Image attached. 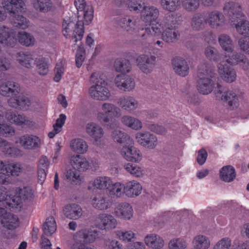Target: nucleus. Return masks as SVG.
<instances>
[{
	"label": "nucleus",
	"instance_id": "34",
	"mask_svg": "<svg viewBox=\"0 0 249 249\" xmlns=\"http://www.w3.org/2000/svg\"><path fill=\"white\" fill-rule=\"evenodd\" d=\"M208 77L199 78L197 82V89L199 92L203 94H208L211 92L213 88V82Z\"/></svg>",
	"mask_w": 249,
	"mask_h": 249
},
{
	"label": "nucleus",
	"instance_id": "44",
	"mask_svg": "<svg viewBox=\"0 0 249 249\" xmlns=\"http://www.w3.org/2000/svg\"><path fill=\"white\" fill-rule=\"evenodd\" d=\"M108 191L111 197H120L124 194V185L120 182H111L108 188Z\"/></svg>",
	"mask_w": 249,
	"mask_h": 249
},
{
	"label": "nucleus",
	"instance_id": "38",
	"mask_svg": "<svg viewBox=\"0 0 249 249\" xmlns=\"http://www.w3.org/2000/svg\"><path fill=\"white\" fill-rule=\"evenodd\" d=\"M192 243L195 249H209L211 246L209 237L202 234L194 237Z\"/></svg>",
	"mask_w": 249,
	"mask_h": 249
},
{
	"label": "nucleus",
	"instance_id": "25",
	"mask_svg": "<svg viewBox=\"0 0 249 249\" xmlns=\"http://www.w3.org/2000/svg\"><path fill=\"white\" fill-rule=\"evenodd\" d=\"M18 142L24 149H31L38 147L40 140L36 136L26 134L19 137Z\"/></svg>",
	"mask_w": 249,
	"mask_h": 249
},
{
	"label": "nucleus",
	"instance_id": "48",
	"mask_svg": "<svg viewBox=\"0 0 249 249\" xmlns=\"http://www.w3.org/2000/svg\"><path fill=\"white\" fill-rule=\"evenodd\" d=\"M0 149L5 154L11 157H16L20 155V150L14 147L12 144L5 140V142H2Z\"/></svg>",
	"mask_w": 249,
	"mask_h": 249
},
{
	"label": "nucleus",
	"instance_id": "35",
	"mask_svg": "<svg viewBox=\"0 0 249 249\" xmlns=\"http://www.w3.org/2000/svg\"><path fill=\"white\" fill-rule=\"evenodd\" d=\"M71 163L74 169L79 171H84L89 167V163L87 160L79 155L72 156L71 159Z\"/></svg>",
	"mask_w": 249,
	"mask_h": 249
},
{
	"label": "nucleus",
	"instance_id": "22",
	"mask_svg": "<svg viewBox=\"0 0 249 249\" xmlns=\"http://www.w3.org/2000/svg\"><path fill=\"white\" fill-rule=\"evenodd\" d=\"M86 133L95 142H100L104 135L103 128L98 124L94 123H88L85 126Z\"/></svg>",
	"mask_w": 249,
	"mask_h": 249
},
{
	"label": "nucleus",
	"instance_id": "6",
	"mask_svg": "<svg viewBox=\"0 0 249 249\" xmlns=\"http://www.w3.org/2000/svg\"><path fill=\"white\" fill-rule=\"evenodd\" d=\"M156 62V57L151 54H142L136 59L137 67L142 73L146 74H150L153 71Z\"/></svg>",
	"mask_w": 249,
	"mask_h": 249
},
{
	"label": "nucleus",
	"instance_id": "8",
	"mask_svg": "<svg viewBox=\"0 0 249 249\" xmlns=\"http://www.w3.org/2000/svg\"><path fill=\"white\" fill-rule=\"evenodd\" d=\"M33 191L32 189L24 187L20 189L16 195L12 196V202H8L13 209L20 208L22 203L28 200H30L33 197Z\"/></svg>",
	"mask_w": 249,
	"mask_h": 249
},
{
	"label": "nucleus",
	"instance_id": "12",
	"mask_svg": "<svg viewBox=\"0 0 249 249\" xmlns=\"http://www.w3.org/2000/svg\"><path fill=\"white\" fill-rule=\"evenodd\" d=\"M114 84L120 90L125 92L133 90L136 85L133 77L124 74L117 75L115 78Z\"/></svg>",
	"mask_w": 249,
	"mask_h": 249
},
{
	"label": "nucleus",
	"instance_id": "3",
	"mask_svg": "<svg viewBox=\"0 0 249 249\" xmlns=\"http://www.w3.org/2000/svg\"><path fill=\"white\" fill-rule=\"evenodd\" d=\"M121 116V109L113 104L105 102L102 104L101 111L97 112L96 117L97 121L103 125H107L109 128H112V124L108 123L111 118H119Z\"/></svg>",
	"mask_w": 249,
	"mask_h": 249
},
{
	"label": "nucleus",
	"instance_id": "14",
	"mask_svg": "<svg viewBox=\"0 0 249 249\" xmlns=\"http://www.w3.org/2000/svg\"><path fill=\"white\" fill-rule=\"evenodd\" d=\"M96 226L101 229L112 230L116 228L117 220L114 217L108 213H101L98 215L95 219Z\"/></svg>",
	"mask_w": 249,
	"mask_h": 249
},
{
	"label": "nucleus",
	"instance_id": "53",
	"mask_svg": "<svg viewBox=\"0 0 249 249\" xmlns=\"http://www.w3.org/2000/svg\"><path fill=\"white\" fill-rule=\"evenodd\" d=\"M237 32L240 35L249 37V21L242 20L235 24Z\"/></svg>",
	"mask_w": 249,
	"mask_h": 249
},
{
	"label": "nucleus",
	"instance_id": "36",
	"mask_svg": "<svg viewBox=\"0 0 249 249\" xmlns=\"http://www.w3.org/2000/svg\"><path fill=\"white\" fill-rule=\"evenodd\" d=\"M121 122L124 125L135 130H140L142 127L141 120L128 115H124L121 118Z\"/></svg>",
	"mask_w": 249,
	"mask_h": 249
},
{
	"label": "nucleus",
	"instance_id": "17",
	"mask_svg": "<svg viewBox=\"0 0 249 249\" xmlns=\"http://www.w3.org/2000/svg\"><path fill=\"white\" fill-rule=\"evenodd\" d=\"M22 167L19 162H12L4 164L3 162L0 160V175L3 178H6L3 175L18 177L22 172Z\"/></svg>",
	"mask_w": 249,
	"mask_h": 249
},
{
	"label": "nucleus",
	"instance_id": "37",
	"mask_svg": "<svg viewBox=\"0 0 249 249\" xmlns=\"http://www.w3.org/2000/svg\"><path fill=\"white\" fill-rule=\"evenodd\" d=\"M206 18L201 13L194 15L191 20V27L195 31H199L204 29L207 23Z\"/></svg>",
	"mask_w": 249,
	"mask_h": 249
},
{
	"label": "nucleus",
	"instance_id": "24",
	"mask_svg": "<svg viewBox=\"0 0 249 249\" xmlns=\"http://www.w3.org/2000/svg\"><path fill=\"white\" fill-rule=\"evenodd\" d=\"M159 15V9L154 6H146L141 11V17L142 20L147 24H153L158 18Z\"/></svg>",
	"mask_w": 249,
	"mask_h": 249
},
{
	"label": "nucleus",
	"instance_id": "46",
	"mask_svg": "<svg viewBox=\"0 0 249 249\" xmlns=\"http://www.w3.org/2000/svg\"><path fill=\"white\" fill-rule=\"evenodd\" d=\"M17 60L20 65L27 68H31L36 62L31 54L23 53H18L17 54Z\"/></svg>",
	"mask_w": 249,
	"mask_h": 249
},
{
	"label": "nucleus",
	"instance_id": "54",
	"mask_svg": "<svg viewBox=\"0 0 249 249\" xmlns=\"http://www.w3.org/2000/svg\"><path fill=\"white\" fill-rule=\"evenodd\" d=\"M181 5L188 12H195L199 7V0H180Z\"/></svg>",
	"mask_w": 249,
	"mask_h": 249
},
{
	"label": "nucleus",
	"instance_id": "7",
	"mask_svg": "<svg viewBox=\"0 0 249 249\" xmlns=\"http://www.w3.org/2000/svg\"><path fill=\"white\" fill-rule=\"evenodd\" d=\"M241 5L234 1L226 2L223 7L224 14L226 15L231 22H235L244 17Z\"/></svg>",
	"mask_w": 249,
	"mask_h": 249
},
{
	"label": "nucleus",
	"instance_id": "41",
	"mask_svg": "<svg viewBox=\"0 0 249 249\" xmlns=\"http://www.w3.org/2000/svg\"><path fill=\"white\" fill-rule=\"evenodd\" d=\"M220 176L222 180L226 182L232 181L236 177L234 168L231 165H227L222 168L220 171Z\"/></svg>",
	"mask_w": 249,
	"mask_h": 249
},
{
	"label": "nucleus",
	"instance_id": "33",
	"mask_svg": "<svg viewBox=\"0 0 249 249\" xmlns=\"http://www.w3.org/2000/svg\"><path fill=\"white\" fill-rule=\"evenodd\" d=\"M142 190L141 185L136 181H129L124 185V194L130 197L139 196Z\"/></svg>",
	"mask_w": 249,
	"mask_h": 249
},
{
	"label": "nucleus",
	"instance_id": "47",
	"mask_svg": "<svg viewBox=\"0 0 249 249\" xmlns=\"http://www.w3.org/2000/svg\"><path fill=\"white\" fill-rule=\"evenodd\" d=\"M98 236L99 233L97 231H85L80 233L79 239H76V241L79 242V240H82V243H90L94 242Z\"/></svg>",
	"mask_w": 249,
	"mask_h": 249
},
{
	"label": "nucleus",
	"instance_id": "62",
	"mask_svg": "<svg viewBox=\"0 0 249 249\" xmlns=\"http://www.w3.org/2000/svg\"><path fill=\"white\" fill-rule=\"evenodd\" d=\"M116 235L120 240L124 242H130L135 236V233L131 231H116Z\"/></svg>",
	"mask_w": 249,
	"mask_h": 249
},
{
	"label": "nucleus",
	"instance_id": "58",
	"mask_svg": "<svg viewBox=\"0 0 249 249\" xmlns=\"http://www.w3.org/2000/svg\"><path fill=\"white\" fill-rule=\"evenodd\" d=\"M127 4L129 10L135 13L141 12L145 5L141 0H130Z\"/></svg>",
	"mask_w": 249,
	"mask_h": 249
},
{
	"label": "nucleus",
	"instance_id": "55",
	"mask_svg": "<svg viewBox=\"0 0 249 249\" xmlns=\"http://www.w3.org/2000/svg\"><path fill=\"white\" fill-rule=\"evenodd\" d=\"M19 42L26 46L34 45L35 38L31 34L25 32H19L18 35Z\"/></svg>",
	"mask_w": 249,
	"mask_h": 249
},
{
	"label": "nucleus",
	"instance_id": "2",
	"mask_svg": "<svg viewBox=\"0 0 249 249\" xmlns=\"http://www.w3.org/2000/svg\"><path fill=\"white\" fill-rule=\"evenodd\" d=\"M177 18V15L171 14L166 16L163 20L166 28L161 34V39L168 44L175 43L180 38V34L178 26L180 20Z\"/></svg>",
	"mask_w": 249,
	"mask_h": 249
},
{
	"label": "nucleus",
	"instance_id": "31",
	"mask_svg": "<svg viewBox=\"0 0 249 249\" xmlns=\"http://www.w3.org/2000/svg\"><path fill=\"white\" fill-rule=\"evenodd\" d=\"M111 137L113 142L117 143H125V145H133L132 139L126 133L119 129H115L112 131Z\"/></svg>",
	"mask_w": 249,
	"mask_h": 249
},
{
	"label": "nucleus",
	"instance_id": "50",
	"mask_svg": "<svg viewBox=\"0 0 249 249\" xmlns=\"http://www.w3.org/2000/svg\"><path fill=\"white\" fill-rule=\"evenodd\" d=\"M214 74V69L211 66L206 63L200 64L198 68L197 75L198 78L208 77L212 78Z\"/></svg>",
	"mask_w": 249,
	"mask_h": 249
},
{
	"label": "nucleus",
	"instance_id": "49",
	"mask_svg": "<svg viewBox=\"0 0 249 249\" xmlns=\"http://www.w3.org/2000/svg\"><path fill=\"white\" fill-rule=\"evenodd\" d=\"M111 180L107 177H98L91 183L95 188L99 190H104L108 188L111 185Z\"/></svg>",
	"mask_w": 249,
	"mask_h": 249
},
{
	"label": "nucleus",
	"instance_id": "42",
	"mask_svg": "<svg viewBox=\"0 0 249 249\" xmlns=\"http://www.w3.org/2000/svg\"><path fill=\"white\" fill-rule=\"evenodd\" d=\"M33 6L36 11L44 13L51 11L54 8L51 0H36L34 2Z\"/></svg>",
	"mask_w": 249,
	"mask_h": 249
},
{
	"label": "nucleus",
	"instance_id": "64",
	"mask_svg": "<svg viewBox=\"0 0 249 249\" xmlns=\"http://www.w3.org/2000/svg\"><path fill=\"white\" fill-rule=\"evenodd\" d=\"M104 245L107 249H123L122 245L118 241L111 238L105 239Z\"/></svg>",
	"mask_w": 249,
	"mask_h": 249
},
{
	"label": "nucleus",
	"instance_id": "57",
	"mask_svg": "<svg viewBox=\"0 0 249 249\" xmlns=\"http://www.w3.org/2000/svg\"><path fill=\"white\" fill-rule=\"evenodd\" d=\"M84 33V22L82 21H78L75 24V28L72 36V39L74 42H76L78 40H81Z\"/></svg>",
	"mask_w": 249,
	"mask_h": 249
},
{
	"label": "nucleus",
	"instance_id": "4",
	"mask_svg": "<svg viewBox=\"0 0 249 249\" xmlns=\"http://www.w3.org/2000/svg\"><path fill=\"white\" fill-rule=\"evenodd\" d=\"M214 94L217 98L221 100L228 109L233 110L238 106L239 99L237 94L231 90L224 91L222 87L217 84L214 90Z\"/></svg>",
	"mask_w": 249,
	"mask_h": 249
},
{
	"label": "nucleus",
	"instance_id": "45",
	"mask_svg": "<svg viewBox=\"0 0 249 249\" xmlns=\"http://www.w3.org/2000/svg\"><path fill=\"white\" fill-rule=\"evenodd\" d=\"M70 146L74 152L80 154L86 153L88 148L87 142L79 138L72 140L71 142Z\"/></svg>",
	"mask_w": 249,
	"mask_h": 249
},
{
	"label": "nucleus",
	"instance_id": "10",
	"mask_svg": "<svg viewBox=\"0 0 249 249\" xmlns=\"http://www.w3.org/2000/svg\"><path fill=\"white\" fill-rule=\"evenodd\" d=\"M206 21L212 29H217L225 25L226 20L223 13L213 10L208 13Z\"/></svg>",
	"mask_w": 249,
	"mask_h": 249
},
{
	"label": "nucleus",
	"instance_id": "26",
	"mask_svg": "<svg viewBox=\"0 0 249 249\" xmlns=\"http://www.w3.org/2000/svg\"><path fill=\"white\" fill-rule=\"evenodd\" d=\"M20 90L19 84L13 81H6L0 85V93L4 96H16Z\"/></svg>",
	"mask_w": 249,
	"mask_h": 249
},
{
	"label": "nucleus",
	"instance_id": "56",
	"mask_svg": "<svg viewBox=\"0 0 249 249\" xmlns=\"http://www.w3.org/2000/svg\"><path fill=\"white\" fill-rule=\"evenodd\" d=\"M124 167V169L133 177L139 178L143 175V170L137 165L128 163L125 164Z\"/></svg>",
	"mask_w": 249,
	"mask_h": 249
},
{
	"label": "nucleus",
	"instance_id": "13",
	"mask_svg": "<svg viewBox=\"0 0 249 249\" xmlns=\"http://www.w3.org/2000/svg\"><path fill=\"white\" fill-rule=\"evenodd\" d=\"M217 71L221 78L225 82L231 83L236 78L235 70L225 61H220L217 65Z\"/></svg>",
	"mask_w": 249,
	"mask_h": 249
},
{
	"label": "nucleus",
	"instance_id": "23",
	"mask_svg": "<svg viewBox=\"0 0 249 249\" xmlns=\"http://www.w3.org/2000/svg\"><path fill=\"white\" fill-rule=\"evenodd\" d=\"M173 69L175 72L181 77L187 75L189 71V66L187 62L183 58L177 57L172 61Z\"/></svg>",
	"mask_w": 249,
	"mask_h": 249
},
{
	"label": "nucleus",
	"instance_id": "27",
	"mask_svg": "<svg viewBox=\"0 0 249 249\" xmlns=\"http://www.w3.org/2000/svg\"><path fill=\"white\" fill-rule=\"evenodd\" d=\"M0 217L1 224L5 228L13 230L19 226V219L16 215L5 212V213Z\"/></svg>",
	"mask_w": 249,
	"mask_h": 249
},
{
	"label": "nucleus",
	"instance_id": "52",
	"mask_svg": "<svg viewBox=\"0 0 249 249\" xmlns=\"http://www.w3.org/2000/svg\"><path fill=\"white\" fill-rule=\"evenodd\" d=\"M56 230V224L53 216L48 217L43 226L44 233L47 236L52 235Z\"/></svg>",
	"mask_w": 249,
	"mask_h": 249
},
{
	"label": "nucleus",
	"instance_id": "59",
	"mask_svg": "<svg viewBox=\"0 0 249 249\" xmlns=\"http://www.w3.org/2000/svg\"><path fill=\"white\" fill-rule=\"evenodd\" d=\"M206 57L210 60L217 61L220 58V54L216 49L213 47H206L204 51Z\"/></svg>",
	"mask_w": 249,
	"mask_h": 249
},
{
	"label": "nucleus",
	"instance_id": "15",
	"mask_svg": "<svg viewBox=\"0 0 249 249\" xmlns=\"http://www.w3.org/2000/svg\"><path fill=\"white\" fill-rule=\"evenodd\" d=\"M121 155L126 160L132 162H139L142 159L141 152L132 145H124L120 149Z\"/></svg>",
	"mask_w": 249,
	"mask_h": 249
},
{
	"label": "nucleus",
	"instance_id": "39",
	"mask_svg": "<svg viewBox=\"0 0 249 249\" xmlns=\"http://www.w3.org/2000/svg\"><path fill=\"white\" fill-rule=\"evenodd\" d=\"M161 8L168 12H175L181 8L180 0H160Z\"/></svg>",
	"mask_w": 249,
	"mask_h": 249
},
{
	"label": "nucleus",
	"instance_id": "9",
	"mask_svg": "<svg viewBox=\"0 0 249 249\" xmlns=\"http://www.w3.org/2000/svg\"><path fill=\"white\" fill-rule=\"evenodd\" d=\"M135 138L138 143L147 149H153L158 144L156 136L148 131L138 132Z\"/></svg>",
	"mask_w": 249,
	"mask_h": 249
},
{
	"label": "nucleus",
	"instance_id": "20",
	"mask_svg": "<svg viewBox=\"0 0 249 249\" xmlns=\"http://www.w3.org/2000/svg\"><path fill=\"white\" fill-rule=\"evenodd\" d=\"M2 4L10 16L14 15L16 13H23L26 10L23 0H2Z\"/></svg>",
	"mask_w": 249,
	"mask_h": 249
},
{
	"label": "nucleus",
	"instance_id": "63",
	"mask_svg": "<svg viewBox=\"0 0 249 249\" xmlns=\"http://www.w3.org/2000/svg\"><path fill=\"white\" fill-rule=\"evenodd\" d=\"M231 245V239L229 237H224L215 243L213 249H230Z\"/></svg>",
	"mask_w": 249,
	"mask_h": 249
},
{
	"label": "nucleus",
	"instance_id": "43",
	"mask_svg": "<svg viewBox=\"0 0 249 249\" xmlns=\"http://www.w3.org/2000/svg\"><path fill=\"white\" fill-rule=\"evenodd\" d=\"M20 13H16L14 15H10L11 23L13 26L22 29L27 28L29 25V21L25 17L20 15Z\"/></svg>",
	"mask_w": 249,
	"mask_h": 249
},
{
	"label": "nucleus",
	"instance_id": "28",
	"mask_svg": "<svg viewBox=\"0 0 249 249\" xmlns=\"http://www.w3.org/2000/svg\"><path fill=\"white\" fill-rule=\"evenodd\" d=\"M8 104L9 106L13 108L27 109L31 105V102L28 97L19 95L9 98Z\"/></svg>",
	"mask_w": 249,
	"mask_h": 249
},
{
	"label": "nucleus",
	"instance_id": "11",
	"mask_svg": "<svg viewBox=\"0 0 249 249\" xmlns=\"http://www.w3.org/2000/svg\"><path fill=\"white\" fill-rule=\"evenodd\" d=\"M5 118L10 123L21 126H30L33 125V123L31 120L24 115L19 114L16 110H8L5 112Z\"/></svg>",
	"mask_w": 249,
	"mask_h": 249
},
{
	"label": "nucleus",
	"instance_id": "40",
	"mask_svg": "<svg viewBox=\"0 0 249 249\" xmlns=\"http://www.w3.org/2000/svg\"><path fill=\"white\" fill-rule=\"evenodd\" d=\"M218 42L224 53L234 48V42L231 37L226 34H220L218 37Z\"/></svg>",
	"mask_w": 249,
	"mask_h": 249
},
{
	"label": "nucleus",
	"instance_id": "21",
	"mask_svg": "<svg viewBox=\"0 0 249 249\" xmlns=\"http://www.w3.org/2000/svg\"><path fill=\"white\" fill-rule=\"evenodd\" d=\"M118 105L124 110L128 113H132L139 106L138 101L133 97L130 96H123L119 98L117 101Z\"/></svg>",
	"mask_w": 249,
	"mask_h": 249
},
{
	"label": "nucleus",
	"instance_id": "5",
	"mask_svg": "<svg viewBox=\"0 0 249 249\" xmlns=\"http://www.w3.org/2000/svg\"><path fill=\"white\" fill-rule=\"evenodd\" d=\"M249 60L247 56L241 52H237L233 50L224 53V60L227 64L232 66H235L239 65L241 68H245L246 66L248 65Z\"/></svg>",
	"mask_w": 249,
	"mask_h": 249
},
{
	"label": "nucleus",
	"instance_id": "61",
	"mask_svg": "<svg viewBox=\"0 0 249 249\" xmlns=\"http://www.w3.org/2000/svg\"><path fill=\"white\" fill-rule=\"evenodd\" d=\"M15 132V129L10 125L6 124H0V136L9 137L14 136Z\"/></svg>",
	"mask_w": 249,
	"mask_h": 249
},
{
	"label": "nucleus",
	"instance_id": "16",
	"mask_svg": "<svg viewBox=\"0 0 249 249\" xmlns=\"http://www.w3.org/2000/svg\"><path fill=\"white\" fill-rule=\"evenodd\" d=\"M116 26L127 32H133L136 26V21L131 16H122L117 17L114 19Z\"/></svg>",
	"mask_w": 249,
	"mask_h": 249
},
{
	"label": "nucleus",
	"instance_id": "19",
	"mask_svg": "<svg viewBox=\"0 0 249 249\" xmlns=\"http://www.w3.org/2000/svg\"><path fill=\"white\" fill-rule=\"evenodd\" d=\"M63 211L66 217L74 220L81 218L84 213L81 206L75 203L67 204L64 207Z\"/></svg>",
	"mask_w": 249,
	"mask_h": 249
},
{
	"label": "nucleus",
	"instance_id": "51",
	"mask_svg": "<svg viewBox=\"0 0 249 249\" xmlns=\"http://www.w3.org/2000/svg\"><path fill=\"white\" fill-rule=\"evenodd\" d=\"M114 66L116 71L122 73H128L131 70L130 62L125 59H117L114 62Z\"/></svg>",
	"mask_w": 249,
	"mask_h": 249
},
{
	"label": "nucleus",
	"instance_id": "1",
	"mask_svg": "<svg viewBox=\"0 0 249 249\" xmlns=\"http://www.w3.org/2000/svg\"><path fill=\"white\" fill-rule=\"evenodd\" d=\"M89 82L91 86L88 93L91 99L99 101L109 100L111 93L103 74L99 72H93L89 77Z\"/></svg>",
	"mask_w": 249,
	"mask_h": 249
},
{
	"label": "nucleus",
	"instance_id": "32",
	"mask_svg": "<svg viewBox=\"0 0 249 249\" xmlns=\"http://www.w3.org/2000/svg\"><path fill=\"white\" fill-rule=\"evenodd\" d=\"M145 244L153 249H160L164 246V241L159 235L156 234H149L144 238Z\"/></svg>",
	"mask_w": 249,
	"mask_h": 249
},
{
	"label": "nucleus",
	"instance_id": "29",
	"mask_svg": "<svg viewBox=\"0 0 249 249\" xmlns=\"http://www.w3.org/2000/svg\"><path fill=\"white\" fill-rule=\"evenodd\" d=\"M114 213L119 218L129 220L132 217L133 209L129 204L121 203L116 206Z\"/></svg>",
	"mask_w": 249,
	"mask_h": 249
},
{
	"label": "nucleus",
	"instance_id": "30",
	"mask_svg": "<svg viewBox=\"0 0 249 249\" xmlns=\"http://www.w3.org/2000/svg\"><path fill=\"white\" fill-rule=\"evenodd\" d=\"M91 205L96 209L106 210L109 208L111 203L104 194H97L91 200Z\"/></svg>",
	"mask_w": 249,
	"mask_h": 249
},
{
	"label": "nucleus",
	"instance_id": "60",
	"mask_svg": "<svg viewBox=\"0 0 249 249\" xmlns=\"http://www.w3.org/2000/svg\"><path fill=\"white\" fill-rule=\"evenodd\" d=\"M168 247L170 249H185L187 244L183 239L175 238L170 241Z\"/></svg>",
	"mask_w": 249,
	"mask_h": 249
},
{
	"label": "nucleus",
	"instance_id": "18",
	"mask_svg": "<svg viewBox=\"0 0 249 249\" xmlns=\"http://www.w3.org/2000/svg\"><path fill=\"white\" fill-rule=\"evenodd\" d=\"M16 33L5 26L0 27V43L6 47H13L17 42Z\"/></svg>",
	"mask_w": 249,
	"mask_h": 249
}]
</instances>
